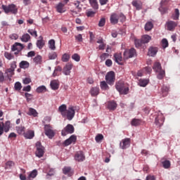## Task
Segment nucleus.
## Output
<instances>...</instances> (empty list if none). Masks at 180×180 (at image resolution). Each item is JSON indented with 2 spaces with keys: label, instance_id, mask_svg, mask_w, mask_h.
Returning a JSON list of instances; mask_svg holds the SVG:
<instances>
[{
  "label": "nucleus",
  "instance_id": "obj_1",
  "mask_svg": "<svg viewBox=\"0 0 180 180\" xmlns=\"http://www.w3.org/2000/svg\"><path fill=\"white\" fill-rule=\"evenodd\" d=\"M115 88L121 95H127V94H129V86L124 84V82L123 81H119L117 82L115 84Z\"/></svg>",
  "mask_w": 180,
  "mask_h": 180
},
{
  "label": "nucleus",
  "instance_id": "obj_2",
  "mask_svg": "<svg viewBox=\"0 0 180 180\" xmlns=\"http://www.w3.org/2000/svg\"><path fill=\"white\" fill-rule=\"evenodd\" d=\"M1 8L6 14L11 13L12 15H16L18 13V11H19L18 6L13 4H8V6L2 5Z\"/></svg>",
  "mask_w": 180,
  "mask_h": 180
},
{
  "label": "nucleus",
  "instance_id": "obj_3",
  "mask_svg": "<svg viewBox=\"0 0 180 180\" xmlns=\"http://www.w3.org/2000/svg\"><path fill=\"white\" fill-rule=\"evenodd\" d=\"M137 56V52L134 49V48H131L130 49H125L123 53L124 60H129V58H133V57H136Z\"/></svg>",
  "mask_w": 180,
  "mask_h": 180
},
{
  "label": "nucleus",
  "instance_id": "obj_4",
  "mask_svg": "<svg viewBox=\"0 0 180 180\" xmlns=\"http://www.w3.org/2000/svg\"><path fill=\"white\" fill-rule=\"evenodd\" d=\"M75 116V108L74 106H70L65 112V115H62L63 117H66L68 120H72Z\"/></svg>",
  "mask_w": 180,
  "mask_h": 180
},
{
  "label": "nucleus",
  "instance_id": "obj_5",
  "mask_svg": "<svg viewBox=\"0 0 180 180\" xmlns=\"http://www.w3.org/2000/svg\"><path fill=\"white\" fill-rule=\"evenodd\" d=\"M44 131L46 136H47L49 139H53V137L56 136V132H54V130H53V127L50 124L44 125Z\"/></svg>",
  "mask_w": 180,
  "mask_h": 180
},
{
  "label": "nucleus",
  "instance_id": "obj_6",
  "mask_svg": "<svg viewBox=\"0 0 180 180\" xmlns=\"http://www.w3.org/2000/svg\"><path fill=\"white\" fill-rule=\"evenodd\" d=\"M37 150L35 152L36 156L39 157V158H41L43 155H44V147L41 146V143L40 141H37L36 143Z\"/></svg>",
  "mask_w": 180,
  "mask_h": 180
},
{
  "label": "nucleus",
  "instance_id": "obj_7",
  "mask_svg": "<svg viewBox=\"0 0 180 180\" xmlns=\"http://www.w3.org/2000/svg\"><path fill=\"white\" fill-rule=\"evenodd\" d=\"M115 79L116 78L115 75V72L113 71L108 72L107 75H105V80L108 85H113V84H115Z\"/></svg>",
  "mask_w": 180,
  "mask_h": 180
},
{
  "label": "nucleus",
  "instance_id": "obj_8",
  "mask_svg": "<svg viewBox=\"0 0 180 180\" xmlns=\"http://www.w3.org/2000/svg\"><path fill=\"white\" fill-rule=\"evenodd\" d=\"M75 128L71 124H68L61 132L62 136H67V134H72L74 133Z\"/></svg>",
  "mask_w": 180,
  "mask_h": 180
},
{
  "label": "nucleus",
  "instance_id": "obj_9",
  "mask_svg": "<svg viewBox=\"0 0 180 180\" xmlns=\"http://www.w3.org/2000/svg\"><path fill=\"white\" fill-rule=\"evenodd\" d=\"M165 120V117L162 114H159L155 120V123L156 126H158L159 127H161L162 124H164V122Z\"/></svg>",
  "mask_w": 180,
  "mask_h": 180
},
{
  "label": "nucleus",
  "instance_id": "obj_10",
  "mask_svg": "<svg viewBox=\"0 0 180 180\" xmlns=\"http://www.w3.org/2000/svg\"><path fill=\"white\" fill-rule=\"evenodd\" d=\"M75 160L77 161V162H82V161L85 160V155L82 151H78L75 155Z\"/></svg>",
  "mask_w": 180,
  "mask_h": 180
},
{
  "label": "nucleus",
  "instance_id": "obj_11",
  "mask_svg": "<svg viewBox=\"0 0 180 180\" xmlns=\"http://www.w3.org/2000/svg\"><path fill=\"white\" fill-rule=\"evenodd\" d=\"M130 138L122 139L120 144V148H122V150H126V148H129V147H130Z\"/></svg>",
  "mask_w": 180,
  "mask_h": 180
},
{
  "label": "nucleus",
  "instance_id": "obj_12",
  "mask_svg": "<svg viewBox=\"0 0 180 180\" xmlns=\"http://www.w3.org/2000/svg\"><path fill=\"white\" fill-rule=\"evenodd\" d=\"M77 141V136L75 135H72L69 139H66L63 144L64 146H70V144H75V143H76Z\"/></svg>",
  "mask_w": 180,
  "mask_h": 180
},
{
  "label": "nucleus",
  "instance_id": "obj_13",
  "mask_svg": "<svg viewBox=\"0 0 180 180\" xmlns=\"http://www.w3.org/2000/svg\"><path fill=\"white\" fill-rule=\"evenodd\" d=\"M110 22L112 25H117L119 23V15L113 13L110 17Z\"/></svg>",
  "mask_w": 180,
  "mask_h": 180
},
{
  "label": "nucleus",
  "instance_id": "obj_14",
  "mask_svg": "<svg viewBox=\"0 0 180 180\" xmlns=\"http://www.w3.org/2000/svg\"><path fill=\"white\" fill-rule=\"evenodd\" d=\"M114 60L120 65H123V63H122V61H123V57L122 56V54L120 53H116L114 54Z\"/></svg>",
  "mask_w": 180,
  "mask_h": 180
},
{
  "label": "nucleus",
  "instance_id": "obj_15",
  "mask_svg": "<svg viewBox=\"0 0 180 180\" xmlns=\"http://www.w3.org/2000/svg\"><path fill=\"white\" fill-rule=\"evenodd\" d=\"M72 70V64L68 63L63 68V74L65 75H70L71 74V70Z\"/></svg>",
  "mask_w": 180,
  "mask_h": 180
},
{
  "label": "nucleus",
  "instance_id": "obj_16",
  "mask_svg": "<svg viewBox=\"0 0 180 180\" xmlns=\"http://www.w3.org/2000/svg\"><path fill=\"white\" fill-rule=\"evenodd\" d=\"M158 53V48L150 46L148 49V56L150 57H155Z\"/></svg>",
  "mask_w": 180,
  "mask_h": 180
},
{
  "label": "nucleus",
  "instance_id": "obj_17",
  "mask_svg": "<svg viewBox=\"0 0 180 180\" xmlns=\"http://www.w3.org/2000/svg\"><path fill=\"white\" fill-rule=\"evenodd\" d=\"M23 136H24L25 139L32 140V139H33V137H34V131L28 130L24 133Z\"/></svg>",
  "mask_w": 180,
  "mask_h": 180
},
{
  "label": "nucleus",
  "instance_id": "obj_18",
  "mask_svg": "<svg viewBox=\"0 0 180 180\" xmlns=\"http://www.w3.org/2000/svg\"><path fill=\"white\" fill-rule=\"evenodd\" d=\"M88 1L91 8L94 9V11H98V9H99V4H98V0H88Z\"/></svg>",
  "mask_w": 180,
  "mask_h": 180
},
{
  "label": "nucleus",
  "instance_id": "obj_19",
  "mask_svg": "<svg viewBox=\"0 0 180 180\" xmlns=\"http://www.w3.org/2000/svg\"><path fill=\"white\" fill-rule=\"evenodd\" d=\"M176 26V22H175V21H169L167 22V30H169L170 32H172V30L175 29Z\"/></svg>",
  "mask_w": 180,
  "mask_h": 180
},
{
  "label": "nucleus",
  "instance_id": "obj_20",
  "mask_svg": "<svg viewBox=\"0 0 180 180\" xmlns=\"http://www.w3.org/2000/svg\"><path fill=\"white\" fill-rule=\"evenodd\" d=\"M107 108L109 109V110H115V109L117 108V104L115 101H109L107 103Z\"/></svg>",
  "mask_w": 180,
  "mask_h": 180
},
{
  "label": "nucleus",
  "instance_id": "obj_21",
  "mask_svg": "<svg viewBox=\"0 0 180 180\" xmlns=\"http://www.w3.org/2000/svg\"><path fill=\"white\" fill-rule=\"evenodd\" d=\"M132 5L136 8L137 11H140V9L143 8V3L138 0L133 1Z\"/></svg>",
  "mask_w": 180,
  "mask_h": 180
},
{
  "label": "nucleus",
  "instance_id": "obj_22",
  "mask_svg": "<svg viewBox=\"0 0 180 180\" xmlns=\"http://www.w3.org/2000/svg\"><path fill=\"white\" fill-rule=\"evenodd\" d=\"M15 130L18 134L24 136L26 128L24 126L20 125V126L15 127Z\"/></svg>",
  "mask_w": 180,
  "mask_h": 180
},
{
  "label": "nucleus",
  "instance_id": "obj_23",
  "mask_svg": "<svg viewBox=\"0 0 180 180\" xmlns=\"http://www.w3.org/2000/svg\"><path fill=\"white\" fill-rule=\"evenodd\" d=\"M1 124H3V129L5 133H8L11 130V121H6L5 123L1 122Z\"/></svg>",
  "mask_w": 180,
  "mask_h": 180
},
{
  "label": "nucleus",
  "instance_id": "obj_24",
  "mask_svg": "<svg viewBox=\"0 0 180 180\" xmlns=\"http://www.w3.org/2000/svg\"><path fill=\"white\" fill-rule=\"evenodd\" d=\"M51 88L53 90V91H57V89H58L59 86H60V84L58 83V80H52L51 82Z\"/></svg>",
  "mask_w": 180,
  "mask_h": 180
},
{
  "label": "nucleus",
  "instance_id": "obj_25",
  "mask_svg": "<svg viewBox=\"0 0 180 180\" xmlns=\"http://www.w3.org/2000/svg\"><path fill=\"white\" fill-rule=\"evenodd\" d=\"M21 47H23V49H25V46H23V44L19 42H16L15 43V44L12 46L11 50L12 51H17L18 50H20Z\"/></svg>",
  "mask_w": 180,
  "mask_h": 180
},
{
  "label": "nucleus",
  "instance_id": "obj_26",
  "mask_svg": "<svg viewBox=\"0 0 180 180\" xmlns=\"http://www.w3.org/2000/svg\"><path fill=\"white\" fill-rule=\"evenodd\" d=\"M64 6H65V4L59 3L56 6V10L58 13H64L65 12V10H64Z\"/></svg>",
  "mask_w": 180,
  "mask_h": 180
},
{
  "label": "nucleus",
  "instance_id": "obj_27",
  "mask_svg": "<svg viewBox=\"0 0 180 180\" xmlns=\"http://www.w3.org/2000/svg\"><path fill=\"white\" fill-rule=\"evenodd\" d=\"M99 87H92L90 89V94L91 96H98V95H99Z\"/></svg>",
  "mask_w": 180,
  "mask_h": 180
},
{
  "label": "nucleus",
  "instance_id": "obj_28",
  "mask_svg": "<svg viewBox=\"0 0 180 180\" xmlns=\"http://www.w3.org/2000/svg\"><path fill=\"white\" fill-rule=\"evenodd\" d=\"M39 40L37 41V47L39 49V50H41L43 47H44V40L43 39V37H39Z\"/></svg>",
  "mask_w": 180,
  "mask_h": 180
},
{
  "label": "nucleus",
  "instance_id": "obj_29",
  "mask_svg": "<svg viewBox=\"0 0 180 180\" xmlns=\"http://www.w3.org/2000/svg\"><path fill=\"white\" fill-rule=\"evenodd\" d=\"M67 110V105L65 104H63L58 108V112L61 114L62 116H65V111Z\"/></svg>",
  "mask_w": 180,
  "mask_h": 180
},
{
  "label": "nucleus",
  "instance_id": "obj_30",
  "mask_svg": "<svg viewBox=\"0 0 180 180\" xmlns=\"http://www.w3.org/2000/svg\"><path fill=\"white\" fill-rule=\"evenodd\" d=\"M148 82H150V80L147 79H140L139 80V86H147V85H148Z\"/></svg>",
  "mask_w": 180,
  "mask_h": 180
},
{
  "label": "nucleus",
  "instance_id": "obj_31",
  "mask_svg": "<svg viewBox=\"0 0 180 180\" xmlns=\"http://www.w3.org/2000/svg\"><path fill=\"white\" fill-rule=\"evenodd\" d=\"M27 115L29 116H33L34 117H37V115H39V113L34 108H30Z\"/></svg>",
  "mask_w": 180,
  "mask_h": 180
},
{
  "label": "nucleus",
  "instance_id": "obj_32",
  "mask_svg": "<svg viewBox=\"0 0 180 180\" xmlns=\"http://www.w3.org/2000/svg\"><path fill=\"white\" fill-rule=\"evenodd\" d=\"M153 68L155 72L162 70V68H161V63H160V62H155L153 64Z\"/></svg>",
  "mask_w": 180,
  "mask_h": 180
},
{
  "label": "nucleus",
  "instance_id": "obj_33",
  "mask_svg": "<svg viewBox=\"0 0 180 180\" xmlns=\"http://www.w3.org/2000/svg\"><path fill=\"white\" fill-rule=\"evenodd\" d=\"M30 64L29 63V62L26 61V60H22L20 63L19 67L20 68H22L24 70H25V68H29Z\"/></svg>",
  "mask_w": 180,
  "mask_h": 180
},
{
  "label": "nucleus",
  "instance_id": "obj_34",
  "mask_svg": "<svg viewBox=\"0 0 180 180\" xmlns=\"http://www.w3.org/2000/svg\"><path fill=\"white\" fill-rule=\"evenodd\" d=\"M162 165L163 166V168H165V169L171 168V161L169 160H162Z\"/></svg>",
  "mask_w": 180,
  "mask_h": 180
},
{
  "label": "nucleus",
  "instance_id": "obj_35",
  "mask_svg": "<svg viewBox=\"0 0 180 180\" xmlns=\"http://www.w3.org/2000/svg\"><path fill=\"white\" fill-rule=\"evenodd\" d=\"M95 15H96V10L92 11V9H89L86 12V15L87 18H94Z\"/></svg>",
  "mask_w": 180,
  "mask_h": 180
},
{
  "label": "nucleus",
  "instance_id": "obj_36",
  "mask_svg": "<svg viewBox=\"0 0 180 180\" xmlns=\"http://www.w3.org/2000/svg\"><path fill=\"white\" fill-rule=\"evenodd\" d=\"M158 73L157 78L158 79H163L164 77H165V71L162 70L156 72Z\"/></svg>",
  "mask_w": 180,
  "mask_h": 180
},
{
  "label": "nucleus",
  "instance_id": "obj_37",
  "mask_svg": "<svg viewBox=\"0 0 180 180\" xmlns=\"http://www.w3.org/2000/svg\"><path fill=\"white\" fill-rule=\"evenodd\" d=\"M168 92H169V87H168L167 86H163L162 87V96H167L168 95Z\"/></svg>",
  "mask_w": 180,
  "mask_h": 180
},
{
  "label": "nucleus",
  "instance_id": "obj_38",
  "mask_svg": "<svg viewBox=\"0 0 180 180\" xmlns=\"http://www.w3.org/2000/svg\"><path fill=\"white\" fill-rule=\"evenodd\" d=\"M141 39L143 44H146V43H149L150 40H151V37L149 35H143Z\"/></svg>",
  "mask_w": 180,
  "mask_h": 180
},
{
  "label": "nucleus",
  "instance_id": "obj_39",
  "mask_svg": "<svg viewBox=\"0 0 180 180\" xmlns=\"http://www.w3.org/2000/svg\"><path fill=\"white\" fill-rule=\"evenodd\" d=\"M49 47L51 50H56V41H54V39H51L49 41Z\"/></svg>",
  "mask_w": 180,
  "mask_h": 180
},
{
  "label": "nucleus",
  "instance_id": "obj_40",
  "mask_svg": "<svg viewBox=\"0 0 180 180\" xmlns=\"http://www.w3.org/2000/svg\"><path fill=\"white\" fill-rule=\"evenodd\" d=\"M131 126H140L141 124V120L139 119L134 118L131 122Z\"/></svg>",
  "mask_w": 180,
  "mask_h": 180
},
{
  "label": "nucleus",
  "instance_id": "obj_41",
  "mask_svg": "<svg viewBox=\"0 0 180 180\" xmlns=\"http://www.w3.org/2000/svg\"><path fill=\"white\" fill-rule=\"evenodd\" d=\"M30 39L31 37L29 34H24L21 37V41H22L24 43H27Z\"/></svg>",
  "mask_w": 180,
  "mask_h": 180
},
{
  "label": "nucleus",
  "instance_id": "obj_42",
  "mask_svg": "<svg viewBox=\"0 0 180 180\" xmlns=\"http://www.w3.org/2000/svg\"><path fill=\"white\" fill-rule=\"evenodd\" d=\"M153 27H154V25H153V22H148L145 25V30H146V32H150Z\"/></svg>",
  "mask_w": 180,
  "mask_h": 180
},
{
  "label": "nucleus",
  "instance_id": "obj_43",
  "mask_svg": "<svg viewBox=\"0 0 180 180\" xmlns=\"http://www.w3.org/2000/svg\"><path fill=\"white\" fill-rule=\"evenodd\" d=\"M172 19L174 20H178L179 19V9L175 8L174 13L172 15Z\"/></svg>",
  "mask_w": 180,
  "mask_h": 180
},
{
  "label": "nucleus",
  "instance_id": "obj_44",
  "mask_svg": "<svg viewBox=\"0 0 180 180\" xmlns=\"http://www.w3.org/2000/svg\"><path fill=\"white\" fill-rule=\"evenodd\" d=\"M15 70H13V69H11V68L7 69L6 70V74H7V77L8 78H11L13 76V74H15Z\"/></svg>",
  "mask_w": 180,
  "mask_h": 180
},
{
  "label": "nucleus",
  "instance_id": "obj_45",
  "mask_svg": "<svg viewBox=\"0 0 180 180\" xmlns=\"http://www.w3.org/2000/svg\"><path fill=\"white\" fill-rule=\"evenodd\" d=\"M41 56L38 55L33 58V61L35 63V64H41Z\"/></svg>",
  "mask_w": 180,
  "mask_h": 180
},
{
  "label": "nucleus",
  "instance_id": "obj_46",
  "mask_svg": "<svg viewBox=\"0 0 180 180\" xmlns=\"http://www.w3.org/2000/svg\"><path fill=\"white\" fill-rule=\"evenodd\" d=\"M100 86L103 91H106V89H109V86H108V84L105 81L101 82Z\"/></svg>",
  "mask_w": 180,
  "mask_h": 180
},
{
  "label": "nucleus",
  "instance_id": "obj_47",
  "mask_svg": "<svg viewBox=\"0 0 180 180\" xmlns=\"http://www.w3.org/2000/svg\"><path fill=\"white\" fill-rule=\"evenodd\" d=\"M72 59L76 61L77 63H79L81 61V56L78 53H74L72 56Z\"/></svg>",
  "mask_w": 180,
  "mask_h": 180
},
{
  "label": "nucleus",
  "instance_id": "obj_48",
  "mask_svg": "<svg viewBox=\"0 0 180 180\" xmlns=\"http://www.w3.org/2000/svg\"><path fill=\"white\" fill-rule=\"evenodd\" d=\"M62 61L63 63H68V61H70V55L68 53H64L62 56Z\"/></svg>",
  "mask_w": 180,
  "mask_h": 180
},
{
  "label": "nucleus",
  "instance_id": "obj_49",
  "mask_svg": "<svg viewBox=\"0 0 180 180\" xmlns=\"http://www.w3.org/2000/svg\"><path fill=\"white\" fill-rule=\"evenodd\" d=\"M36 91L37 94H42V92H46V91H47V89L44 86H39Z\"/></svg>",
  "mask_w": 180,
  "mask_h": 180
},
{
  "label": "nucleus",
  "instance_id": "obj_50",
  "mask_svg": "<svg viewBox=\"0 0 180 180\" xmlns=\"http://www.w3.org/2000/svg\"><path fill=\"white\" fill-rule=\"evenodd\" d=\"M95 140L96 143H101V141L103 140V135H102L101 134H97L96 136L95 137Z\"/></svg>",
  "mask_w": 180,
  "mask_h": 180
},
{
  "label": "nucleus",
  "instance_id": "obj_51",
  "mask_svg": "<svg viewBox=\"0 0 180 180\" xmlns=\"http://www.w3.org/2000/svg\"><path fill=\"white\" fill-rule=\"evenodd\" d=\"M49 60H56L57 58V53L51 52L49 53Z\"/></svg>",
  "mask_w": 180,
  "mask_h": 180
},
{
  "label": "nucleus",
  "instance_id": "obj_52",
  "mask_svg": "<svg viewBox=\"0 0 180 180\" xmlns=\"http://www.w3.org/2000/svg\"><path fill=\"white\" fill-rule=\"evenodd\" d=\"M143 44H144L143 43L142 39H135L136 47H137V48L141 47V46H143Z\"/></svg>",
  "mask_w": 180,
  "mask_h": 180
},
{
  "label": "nucleus",
  "instance_id": "obj_53",
  "mask_svg": "<svg viewBox=\"0 0 180 180\" xmlns=\"http://www.w3.org/2000/svg\"><path fill=\"white\" fill-rule=\"evenodd\" d=\"M14 88L15 91H20L22 89V84L19 82H15Z\"/></svg>",
  "mask_w": 180,
  "mask_h": 180
},
{
  "label": "nucleus",
  "instance_id": "obj_54",
  "mask_svg": "<svg viewBox=\"0 0 180 180\" xmlns=\"http://www.w3.org/2000/svg\"><path fill=\"white\" fill-rule=\"evenodd\" d=\"M106 23V19L105 18H101V20L98 22V26L99 27H103V25Z\"/></svg>",
  "mask_w": 180,
  "mask_h": 180
},
{
  "label": "nucleus",
  "instance_id": "obj_55",
  "mask_svg": "<svg viewBox=\"0 0 180 180\" xmlns=\"http://www.w3.org/2000/svg\"><path fill=\"white\" fill-rule=\"evenodd\" d=\"M168 46H169L168 40H167V39H163L162 40V47H163V49H167Z\"/></svg>",
  "mask_w": 180,
  "mask_h": 180
},
{
  "label": "nucleus",
  "instance_id": "obj_56",
  "mask_svg": "<svg viewBox=\"0 0 180 180\" xmlns=\"http://www.w3.org/2000/svg\"><path fill=\"white\" fill-rule=\"evenodd\" d=\"M4 57H6V58H7V60H12V58H13V55H12V53H11L9 52H5Z\"/></svg>",
  "mask_w": 180,
  "mask_h": 180
},
{
  "label": "nucleus",
  "instance_id": "obj_57",
  "mask_svg": "<svg viewBox=\"0 0 180 180\" xmlns=\"http://www.w3.org/2000/svg\"><path fill=\"white\" fill-rule=\"evenodd\" d=\"M37 176V170H33L29 175L28 178H36Z\"/></svg>",
  "mask_w": 180,
  "mask_h": 180
},
{
  "label": "nucleus",
  "instance_id": "obj_58",
  "mask_svg": "<svg viewBox=\"0 0 180 180\" xmlns=\"http://www.w3.org/2000/svg\"><path fill=\"white\" fill-rule=\"evenodd\" d=\"M109 57V53H103V54L101 55L100 58L101 61H105Z\"/></svg>",
  "mask_w": 180,
  "mask_h": 180
},
{
  "label": "nucleus",
  "instance_id": "obj_59",
  "mask_svg": "<svg viewBox=\"0 0 180 180\" xmlns=\"http://www.w3.org/2000/svg\"><path fill=\"white\" fill-rule=\"evenodd\" d=\"M28 33L31 34V36H34V37H37V31L33 30H28Z\"/></svg>",
  "mask_w": 180,
  "mask_h": 180
},
{
  "label": "nucleus",
  "instance_id": "obj_60",
  "mask_svg": "<svg viewBox=\"0 0 180 180\" xmlns=\"http://www.w3.org/2000/svg\"><path fill=\"white\" fill-rule=\"evenodd\" d=\"M70 172H71V167H66L63 168V174L65 175H68Z\"/></svg>",
  "mask_w": 180,
  "mask_h": 180
},
{
  "label": "nucleus",
  "instance_id": "obj_61",
  "mask_svg": "<svg viewBox=\"0 0 180 180\" xmlns=\"http://www.w3.org/2000/svg\"><path fill=\"white\" fill-rule=\"evenodd\" d=\"M80 2L79 1H77L75 2V6H76V9H77V12H81L82 11V8L79 6Z\"/></svg>",
  "mask_w": 180,
  "mask_h": 180
},
{
  "label": "nucleus",
  "instance_id": "obj_62",
  "mask_svg": "<svg viewBox=\"0 0 180 180\" xmlns=\"http://www.w3.org/2000/svg\"><path fill=\"white\" fill-rule=\"evenodd\" d=\"M118 16H119V19H120V22H125L126 16H124V15L123 13L119 14Z\"/></svg>",
  "mask_w": 180,
  "mask_h": 180
},
{
  "label": "nucleus",
  "instance_id": "obj_63",
  "mask_svg": "<svg viewBox=\"0 0 180 180\" xmlns=\"http://www.w3.org/2000/svg\"><path fill=\"white\" fill-rule=\"evenodd\" d=\"M15 165V163H13L12 161H8L6 163V168H11V167H13Z\"/></svg>",
  "mask_w": 180,
  "mask_h": 180
},
{
  "label": "nucleus",
  "instance_id": "obj_64",
  "mask_svg": "<svg viewBox=\"0 0 180 180\" xmlns=\"http://www.w3.org/2000/svg\"><path fill=\"white\" fill-rule=\"evenodd\" d=\"M146 180H155V176L149 174L146 176Z\"/></svg>",
  "mask_w": 180,
  "mask_h": 180
}]
</instances>
